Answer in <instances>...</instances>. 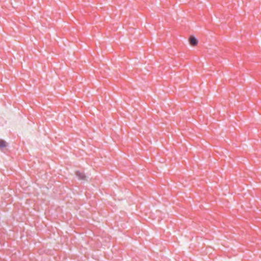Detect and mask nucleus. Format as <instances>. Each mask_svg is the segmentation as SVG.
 Segmentation results:
<instances>
[{"label": "nucleus", "mask_w": 261, "mask_h": 261, "mask_svg": "<svg viewBox=\"0 0 261 261\" xmlns=\"http://www.w3.org/2000/svg\"><path fill=\"white\" fill-rule=\"evenodd\" d=\"M189 42L191 45L196 46L198 44V40L195 37H190Z\"/></svg>", "instance_id": "nucleus-1"}, {"label": "nucleus", "mask_w": 261, "mask_h": 261, "mask_svg": "<svg viewBox=\"0 0 261 261\" xmlns=\"http://www.w3.org/2000/svg\"><path fill=\"white\" fill-rule=\"evenodd\" d=\"M76 175L80 179H85L86 178V176L85 175L84 173L79 171L76 172Z\"/></svg>", "instance_id": "nucleus-2"}, {"label": "nucleus", "mask_w": 261, "mask_h": 261, "mask_svg": "<svg viewBox=\"0 0 261 261\" xmlns=\"http://www.w3.org/2000/svg\"><path fill=\"white\" fill-rule=\"evenodd\" d=\"M7 146L6 142L3 140H0V149H2Z\"/></svg>", "instance_id": "nucleus-3"}]
</instances>
